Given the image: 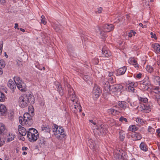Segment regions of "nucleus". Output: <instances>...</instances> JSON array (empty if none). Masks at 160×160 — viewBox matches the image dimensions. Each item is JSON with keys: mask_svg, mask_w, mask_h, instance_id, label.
Instances as JSON below:
<instances>
[{"mask_svg": "<svg viewBox=\"0 0 160 160\" xmlns=\"http://www.w3.org/2000/svg\"><path fill=\"white\" fill-rule=\"evenodd\" d=\"M18 102L20 107L24 108L28 106L29 102L31 104H33L34 103L35 99L32 95L30 94L27 95L22 94L19 98Z\"/></svg>", "mask_w": 160, "mask_h": 160, "instance_id": "1", "label": "nucleus"}, {"mask_svg": "<svg viewBox=\"0 0 160 160\" xmlns=\"http://www.w3.org/2000/svg\"><path fill=\"white\" fill-rule=\"evenodd\" d=\"M27 136L29 141L34 142L39 138V134L36 129L31 128L28 130Z\"/></svg>", "mask_w": 160, "mask_h": 160, "instance_id": "2", "label": "nucleus"}, {"mask_svg": "<svg viewBox=\"0 0 160 160\" xmlns=\"http://www.w3.org/2000/svg\"><path fill=\"white\" fill-rule=\"evenodd\" d=\"M67 87L68 88V98H70L71 101L72 103H76L78 101V98L76 97L75 94L74 92L73 89L71 88L70 85L68 84L67 85Z\"/></svg>", "mask_w": 160, "mask_h": 160, "instance_id": "3", "label": "nucleus"}, {"mask_svg": "<svg viewBox=\"0 0 160 160\" xmlns=\"http://www.w3.org/2000/svg\"><path fill=\"white\" fill-rule=\"evenodd\" d=\"M96 130L94 131L95 134H97L99 136L105 135L107 132V127L103 124H102L100 126H97Z\"/></svg>", "mask_w": 160, "mask_h": 160, "instance_id": "4", "label": "nucleus"}, {"mask_svg": "<svg viewBox=\"0 0 160 160\" xmlns=\"http://www.w3.org/2000/svg\"><path fill=\"white\" fill-rule=\"evenodd\" d=\"M101 92V90L99 87L97 85H95L92 91L93 98L95 99L98 98Z\"/></svg>", "mask_w": 160, "mask_h": 160, "instance_id": "5", "label": "nucleus"}, {"mask_svg": "<svg viewBox=\"0 0 160 160\" xmlns=\"http://www.w3.org/2000/svg\"><path fill=\"white\" fill-rule=\"evenodd\" d=\"M23 117L24 120L27 122V124H28V126H31L32 124L33 120L29 113L28 112L25 113L23 115Z\"/></svg>", "mask_w": 160, "mask_h": 160, "instance_id": "6", "label": "nucleus"}, {"mask_svg": "<svg viewBox=\"0 0 160 160\" xmlns=\"http://www.w3.org/2000/svg\"><path fill=\"white\" fill-rule=\"evenodd\" d=\"M122 88V86L117 84H115L111 86L109 91H111L112 92H119L120 91Z\"/></svg>", "mask_w": 160, "mask_h": 160, "instance_id": "7", "label": "nucleus"}, {"mask_svg": "<svg viewBox=\"0 0 160 160\" xmlns=\"http://www.w3.org/2000/svg\"><path fill=\"white\" fill-rule=\"evenodd\" d=\"M103 30L106 32H109L114 29V26L112 24H107L104 25L103 27Z\"/></svg>", "mask_w": 160, "mask_h": 160, "instance_id": "8", "label": "nucleus"}, {"mask_svg": "<svg viewBox=\"0 0 160 160\" xmlns=\"http://www.w3.org/2000/svg\"><path fill=\"white\" fill-rule=\"evenodd\" d=\"M38 144L40 147L44 146L46 144V139L42 137H41L38 138Z\"/></svg>", "mask_w": 160, "mask_h": 160, "instance_id": "9", "label": "nucleus"}, {"mask_svg": "<svg viewBox=\"0 0 160 160\" xmlns=\"http://www.w3.org/2000/svg\"><path fill=\"white\" fill-rule=\"evenodd\" d=\"M73 105V106L75 109L73 110L74 112L75 113H76L79 110V112H81L82 111V109L81 106L79 104V102H78V101L76 103L74 102V104L72 103Z\"/></svg>", "mask_w": 160, "mask_h": 160, "instance_id": "10", "label": "nucleus"}, {"mask_svg": "<svg viewBox=\"0 0 160 160\" xmlns=\"http://www.w3.org/2000/svg\"><path fill=\"white\" fill-rule=\"evenodd\" d=\"M18 130L20 134L23 136H25L27 132L26 129L21 125L18 126Z\"/></svg>", "mask_w": 160, "mask_h": 160, "instance_id": "11", "label": "nucleus"}, {"mask_svg": "<svg viewBox=\"0 0 160 160\" xmlns=\"http://www.w3.org/2000/svg\"><path fill=\"white\" fill-rule=\"evenodd\" d=\"M128 104L126 102L123 101H119L118 102V106L124 110L128 108Z\"/></svg>", "mask_w": 160, "mask_h": 160, "instance_id": "12", "label": "nucleus"}, {"mask_svg": "<svg viewBox=\"0 0 160 160\" xmlns=\"http://www.w3.org/2000/svg\"><path fill=\"white\" fill-rule=\"evenodd\" d=\"M127 68L125 66L119 68L117 70V75H120L124 74Z\"/></svg>", "mask_w": 160, "mask_h": 160, "instance_id": "13", "label": "nucleus"}, {"mask_svg": "<svg viewBox=\"0 0 160 160\" xmlns=\"http://www.w3.org/2000/svg\"><path fill=\"white\" fill-rule=\"evenodd\" d=\"M8 87L12 90L16 88V85L14 83L13 81L12 80H10L8 83Z\"/></svg>", "mask_w": 160, "mask_h": 160, "instance_id": "14", "label": "nucleus"}, {"mask_svg": "<svg viewBox=\"0 0 160 160\" xmlns=\"http://www.w3.org/2000/svg\"><path fill=\"white\" fill-rule=\"evenodd\" d=\"M17 87L19 89L22 91H25L26 90V85L23 82L19 85Z\"/></svg>", "mask_w": 160, "mask_h": 160, "instance_id": "15", "label": "nucleus"}, {"mask_svg": "<svg viewBox=\"0 0 160 160\" xmlns=\"http://www.w3.org/2000/svg\"><path fill=\"white\" fill-rule=\"evenodd\" d=\"M122 153L120 152V151L117 150L114 154V157L115 158L118 159H121L122 158V156L121 154Z\"/></svg>", "mask_w": 160, "mask_h": 160, "instance_id": "16", "label": "nucleus"}, {"mask_svg": "<svg viewBox=\"0 0 160 160\" xmlns=\"http://www.w3.org/2000/svg\"><path fill=\"white\" fill-rule=\"evenodd\" d=\"M102 52L103 57H108L111 56L110 52L108 51L105 50L103 48L102 49Z\"/></svg>", "mask_w": 160, "mask_h": 160, "instance_id": "17", "label": "nucleus"}, {"mask_svg": "<svg viewBox=\"0 0 160 160\" xmlns=\"http://www.w3.org/2000/svg\"><path fill=\"white\" fill-rule=\"evenodd\" d=\"M152 47L154 49V50L157 52H159L160 51V46L158 43L152 44Z\"/></svg>", "mask_w": 160, "mask_h": 160, "instance_id": "18", "label": "nucleus"}, {"mask_svg": "<svg viewBox=\"0 0 160 160\" xmlns=\"http://www.w3.org/2000/svg\"><path fill=\"white\" fill-rule=\"evenodd\" d=\"M56 87L58 89L57 91L59 92L60 95L62 96L63 95V90L60 84L58 82L56 84Z\"/></svg>", "mask_w": 160, "mask_h": 160, "instance_id": "19", "label": "nucleus"}, {"mask_svg": "<svg viewBox=\"0 0 160 160\" xmlns=\"http://www.w3.org/2000/svg\"><path fill=\"white\" fill-rule=\"evenodd\" d=\"M140 148L141 149L144 151L146 152L148 151V148L146 144L143 142H142L140 145Z\"/></svg>", "mask_w": 160, "mask_h": 160, "instance_id": "20", "label": "nucleus"}, {"mask_svg": "<svg viewBox=\"0 0 160 160\" xmlns=\"http://www.w3.org/2000/svg\"><path fill=\"white\" fill-rule=\"evenodd\" d=\"M53 27L54 29L57 32H59L62 29V27L60 25L55 23H53Z\"/></svg>", "mask_w": 160, "mask_h": 160, "instance_id": "21", "label": "nucleus"}, {"mask_svg": "<svg viewBox=\"0 0 160 160\" xmlns=\"http://www.w3.org/2000/svg\"><path fill=\"white\" fill-rule=\"evenodd\" d=\"M7 110L6 107L3 104L0 105V112L2 115L5 113Z\"/></svg>", "mask_w": 160, "mask_h": 160, "instance_id": "22", "label": "nucleus"}, {"mask_svg": "<svg viewBox=\"0 0 160 160\" xmlns=\"http://www.w3.org/2000/svg\"><path fill=\"white\" fill-rule=\"evenodd\" d=\"M14 81L17 85V87H18V86L21 83L23 82H22V80H20V78L17 77L14 78Z\"/></svg>", "mask_w": 160, "mask_h": 160, "instance_id": "23", "label": "nucleus"}, {"mask_svg": "<svg viewBox=\"0 0 160 160\" xmlns=\"http://www.w3.org/2000/svg\"><path fill=\"white\" fill-rule=\"evenodd\" d=\"M5 130V127L4 124L2 123H0V134L2 135Z\"/></svg>", "mask_w": 160, "mask_h": 160, "instance_id": "24", "label": "nucleus"}, {"mask_svg": "<svg viewBox=\"0 0 160 160\" xmlns=\"http://www.w3.org/2000/svg\"><path fill=\"white\" fill-rule=\"evenodd\" d=\"M142 84L146 86H148L151 85V83L149 81L148 77H147L144 79L142 82Z\"/></svg>", "mask_w": 160, "mask_h": 160, "instance_id": "25", "label": "nucleus"}, {"mask_svg": "<svg viewBox=\"0 0 160 160\" xmlns=\"http://www.w3.org/2000/svg\"><path fill=\"white\" fill-rule=\"evenodd\" d=\"M58 126L55 124H54L52 126V131L54 132V134L55 135L58 134Z\"/></svg>", "mask_w": 160, "mask_h": 160, "instance_id": "26", "label": "nucleus"}, {"mask_svg": "<svg viewBox=\"0 0 160 160\" xmlns=\"http://www.w3.org/2000/svg\"><path fill=\"white\" fill-rule=\"evenodd\" d=\"M24 117L22 116H20L19 118V121L22 125H23L24 124H25L28 126V124H27V122H26V120H24Z\"/></svg>", "mask_w": 160, "mask_h": 160, "instance_id": "27", "label": "nucleus"}, {"mask_svg": "<svg viewBox=\"0 0 160 160\" xmlns=\"http://www.w3.org/2000/svg\"><path fill=\"white\" fill-rule=\"evenodd\" d=\"M42 131L43 132L50 133V131L51 130V128H50L49 126H46L44 127H42Z\"/></svg>", "mask_w": 160, "mask_h": 160, "instance_id": "28", "label": "nucleus"}, {"mask_svg": "<svg viewBox=\"0 0 160 160\" xmlns=\"http://www.w3.org/2000/svg\"><path fill=\"white\" fill-rule=\"evenodd\" d=\"M111 86L108 82H106L104 85V89L108 92L109 91Z\"/></svg>", "mask_w": 160, "mask_h": 160, "instance_id": "29", "label": "nucleus"}, {"mask_svg": "<svg viewBox=\"0 0 160 160\" xmlns=\"http://www.w3.org/2000/svg\"><path fill=\"white\" fill-rule=\"evenodd\" d=\"M135 138V140H140L142 138L141 135L139 133H136L133 135Z\"/></svg>", "mask_w": 160, "mask_h": 160, "instance_id": "30", "label": "nucleus"}, {"mask_svg": "<svg viewBox=\"0 0 160 160\" xmlns=\"http://www.w3.org/2000/svg\"><path fill=\"white\" fill-rule=\"evenodd\" d=\"M83 79L88 83H89V81L91 82L92 80V78L90 77L87 75H85L83 77Z\"/></svg>", "mask_w": 160, "mask_h": 160, "instance_id": "31", "label": "nucleus"}, {"mask_svg": "<svg viewBox=\"0 0 160 160\" xmlns=\"http://www.w3.org/2000/svg\"><path fill=\"white\" fill-rule=\"evenodd\" d=\"M138 129V128L135 125H132L131 126H130L129 128V130L132 132L137 131Z\"/></svg>", "mask_w": 160, "mask_h": 160, "instance_id": "32", "label": "nucleus"}, {"mask_svg": "<svg viewBox=\"0 0 160 160\" xmlns=\"http://www.w3.org/2000/svg\"><path fill=\"white\" fill-rule=\"evenodd\" d=\"M15 135L12 134H9L8 136L7 142H9L11 141L14 139Z\"/></svg>", "mask_w": 160, "mask_h": 160, "instance_id": "33", "label": "nucleus"}, {"mask_svg": "<svg viewBox=\"0 0 160 160\" xmlns=\"http://www.w3.org/2000/svg\"><path fill=\"white\" fill-rule=\"evenodd\" d=\"M119 134L120 140L121 141H122L125 138V134L122 132H119Z\"/></svg>", "mask_w": 160, "mask_h": 160, "instance_id": "34", "label": "nucleus"}, {"mask_svg": "<svg viewBox=\"0 0 160 160\" xmlns=\"http://www.w3.org/2000/svg\"><path fill=\"white\" fill-rule=\"evenodd\" d=\"M6 98V97L4 94L2 92H0V101L1 102H4Z\"/></svg>", "mask_w": 160, "mask_h": 160, "instance_id": "35", "label": "nucleus"}, {"mask_svg": "<svg viewBox=\"0 0 160 160\" xmlns=\"http://www.w3.org/2000/svg\"><path fill=\"white\" fill-rule=\"evenodd\" d=\"M142 109L141 110H146L147 111L146 112H148L150 111L149 109V108L147 105H146L145 104H143L142 106Z\"/></svg>", "mask_w": 160, "mask_h": 160, "instance_id": "36", "label": "nucleus"}, {"mask_svg": "<svg viewBox=\"0 0 160 160\" xmlns=\"http://www.w3.org/2000/svg\"><path fill=\"white\" fill-rule=\"evenodd\" d=\"M136 121L139 124H143L144 123L143 120L139 118H136Z\"/></svg>", "mask_w": 160, "mask_h": 160, "instance_id": "37", "label": "nucleus"}, {"mask_svg": "<svg viewBox=\"0 0 160 160\" xmlns=\"http://www.w3.org/2000/svg\"><path fill=\"white\" fill-rule=\"evenodd\" d=\"M139 99L141 102L144 103H146L148 101V99L147 98H144L142 97H140L139 98Z\"/></svg>", "mask_w": 160, "mask_h": 160, "instance_id": "38", "label": "nucleus"}, {"mask_svg": "<svg viewBox=\"0 0 160 160\" xmlns=\"http://www.w3.org/2000/svg\"><path fill=\"white\" fill-rule=\"evenodd\" d=\"M60 134V135H64V131L62 128L60 127L59 129L58 130V134Z\"/></svg>", "mask_w": 160, "mask_h": 160, "instance_id": "39", "label": "nucleus"}, {"mask_svg": "<svg viewBox=\"0 0 160 160\" xmlns=\"http://www.w3.org/2000/svg\"><path fill=\"white\" fill-rule=\"evenodd\" d=\"M146 69L148 72H149L150 73H151L154 70L153 68L150 66H147L146 68Z\"/></svg>", "mask_w": 160, "mask_h": 160, "instance_id": "40", "label": "nucleus"}, {"mask_svg": "<svg viewBox=\"0 0 160 160\" xmlns=\"http://www.w3.org/2000/svg\"><path fill=\"white\" fill-rule=\"evenodd\" d=\"M67 49L68 52H71L74 50V48L71 44H68L67 46Z\"/></svg>", "mask_w": 160, "mask_h": 160, "instance_id": "41", "label": "nucleus"}, {"mask_svg": "<svg viewBox=\"0 0 160 160\" xmlns=\"http://www.w3.org/2000/svg\"><path fill=\"white\" fill-rule=\"evenodd\" d=\"M108 112L111 114H114V113L115 112V113H116L118 112V111L117 110H115L111 108L108 110Z\"/></svg>", "mask_w": 160, "mask_h": 160, "instance_id": "42", "label": "nucleus"}, {"mask_svg": "<svg viewBox=\"0 0 160 160\" xmlns=\"http://www.w3.org/2000/svg\"><path fill=\"white\" fill-rule=\"evenodd\" d=\"M123 18H116L114 19L113 21L114 22L116 23H118L120 21H123Z\"/></svg>", "mask_w": 160, "mask_h": 160, "instance_id": "43", "label": "nucleus"}, {"mask_svg": "<svg viewBox=\"0 0 160 160\" xmlns=\"http://www.w3.org/2000/svg\"><path fill=\"white\" fill-rule=\"evenodd\" d=\"M128 90L129 92H134L135 89L134 88V87L129 86L128 87Z\"/></svg>", "mask_w": 160, "mask_h": 160, "instance_id": "44", "label": "nucleus"}, {"mask_svg": "<svg viewBox=\"0 0 160 160\" xmlns=\"http://www.w3.org/2000/svg\"><path fill=\"white\" fill-rule=\"evenodd\" d=\"M0 65L3 68H4L5 65L4 61L2 59H0Z\"/></svg>", "mask_w": 160, "mask_h": 160, "instance_id": "45", "label": "nucleus"}, {"mask_svg": "<svg viewBox=\"0 0 160 160\" xmlns=\"http://www.w3.org/2000/svg\"><path fill=\"white\" fill-rule=\"evenodd\" d=\"M154 89L156 91L155 93H160V88L159 87H156Z\"/></svg>", "mask_w": 160, "mask_h": 160, "instance_id": "46", "label": "nucleus"}, {"mask_svg": "<svg viewBox=\"0 0 160 160\" xmlns=\"http://www.w3.org/2000/svg\"><path fill=\"white\" fill-rule=\"evenodd\" d=\"M119 121L121 122L125 121V122H128L127 119L123 117H121L119 118Z\"/></svg>", "mask_w": 160, "mask_h": 160, "instance_id": "47", "label": "nucleus"}, {"mask_svg": "<svg viewBox=\"0 0 160 160\" xmlns=\"http://www.w3.org/2000/svg\"><path fill=\"white\" fill-rule=\"evenodd\" d=\"M150 34L151 35V37L152 38H154L155 40L157 39V37L156 36L155 34H154L152 32H151Z\"/></svg>", "mask_w": 160, "mask_h": 160, "instance_id": "48", "label": "nucleus"}, {"mask_svg": "<svg viewBox=\"0 0 160 160\" xmlns=\"http://www.w3.org/2000/svg\"><path fill=\"white\" fill-rule=\"evenodd\" d=\"M95 30L96 32H100V31H101L100 28V27L98 26H97L96 27Z\"/></svg>", "mask_w": 160, "mask_h": 160, "instance_id": "49", "label": "nucleus"}, {"mask_svg": "<svg viewBox=\"0 0 160 160\" xmlns=\"http://www.w3.org/2000/svg\"><path fill=\"white\" fill-rule=\"evenodd\" d=\"M130 105L131 106L134 108H137L138 107L136 105V102H134L132 103H130Z\"/></svg>", "mask_w": 160, "mask_h": 160, "instance_id": "50", "label": "nucleus"}, {"mask_svg": "<svg viewBox=\"0 0 160 160\" xmlns=\"http://www.w3.org/2000/svg\"><path fill=\"white\" fill-rule=\"evenodd\" d=\"M98 10L96 11V13H100L102 12V8L101 7H99L98 8Z\"/></svg>", "mask_w": 160, "mask_h": 160, "instance_id": "51", "label": "nucleus"}, {"mask_svg": "<svg viewBox=\"0 0 160 160\" xmlns=\"http://www.w3.org/2000/svg\"><path fill=\"white\" fill-rule=\"evenodd\" d=\"M88 141H89V143H91V145H92L93 146V147H94V141L91 139H89L88 140Z\"/></svg>", "mask_w": 160, "mask_h": 160, "instance_id": "52", "label": "nucleus"}, {"mask_svg": "<svg viewBox=\"0 0 160 160\" xmlns=\"http://www.w3.org/2000/svg\"><path fill=\"white\" fill-rule=\"evenodd\" d=\"M128 87L129 86L133 87H135V84L132 82H131L129 83V84H128Z\"/></svg>", "mask_w": 160, "mask_h": 160, "instance_id": "53", "label": "nucleus"}, {"mask_svg": "<svg viewBox=\"0 0 160 160\" xmlns=\"http://www.w3.org/2000/svg\"><path fill=\"white\" fill-rule=\"evenodd\" d=\"M154 130V129L151 127L149 126L148 128V131L149 132H151Z\"/></svg>", "mask_w": 160, "mask_h": 160, "instance_id": "54", "label": "nucleus"}, {"mask_svg": "<svg viewBox=\"0 0 160 160\" xmlns=\"http://www.w3.org/2000/svg\"><path fill=\"white\" fill-rule=\"evenodd\" d=\"M156 98L157 102H159V101H160V96L159 95H157L156 96Z\"/></svg>", "mask_w": 160, "mask_h": 160, "instance_id": "55", "label": "nucleus"}, {"mask_svg": "<svg viewBox=\"0 0 160 160\" xmlns=\"http://www.w3.org/2000/svg\"><path fill=\"white\" fill-rule=\"evenodd\" d=\"M142 74L141 73H139L137 74L136 76L137 78H141Z\"/></svg>", "mask_w": 160, "mask_h": 160, "instance_id": "56", "label": "nucleus"}, {"mask_svg": "<svg viewBox=\"0 0 160 160\" xmlns=\"http://www.w3.org/2000/svg\"><path fill=\"white\" fill-rule=\"evenodd\" d=\"M41 23H43L44 25H45L46 23V22L44 19H41Z\"/></svg>", "mask_w": 160, "mask_h": 160, "instance_id": "57", "label": "nucleus"}, {"mask_svg": "<svg viewBox=\"0 0 160 160\" xmlns=\"http://www.w3.org/2000/svg\"><path fill=\"white\" fill-rule=\"evenodd\" d=\"M132 33L131 32V31H130V32L128 33V36L129 37H131L132 35Z\"/></svg>", "mask_w": 160, "mask_h": 160, "instance_id": "58", "label": "nucleus"}, {"mask_svg": "<svg viewBox=\"0 0 160 160\" xmlns=\"http://www.w3.org/2000/svg\"><path fill=\"white\" fill-rule=\"evenodd\" d=\"M18 24L17 23H15V24L14 28H17V29H19V28H18Z\"/></svg>", "mask_w": 160, "mask_h": 160, "instance_id": "59", "label": "nucleus"}, {"mask_svg": "<svg viewBox=\"0 0 160 160\" xmlns=\"http://www.w3.org/2000/svg\"><path fill=\"white\" fill-rule=\"evenodd\" d=\"M28 149V148L27 147H23L22 148V150L23 151H24V150H27Z\"/></svg>", "mask_w": 160, "mask_h": 160, "instance_id": "60", "label": "nucleus"}, {"mask_svg": "<svg viewBox=\"0 0 160 160\" xmlns=\"http://www.w3.org/2000/svg\"><path fill=\"white\" fill-rule=\"evenodd\" d=\"M157 132L158 134V135L160 136V129H158L157 130Z\"/></svg>", "mask_w": 160, "mask_h": 160, "instance_id": "61", "label": "nucleus"}, {"mask_svg": "<svg viewBox=\"0 0 160 160\" xmlns=\"http://www.w3.org/2000/svg\"><path fill=\"white\" fill-rule=\"evenodd\" d=\"M104 31H101L100 32V34L101 36H103L104 35Z\"/></svg>", "mask_w": 160, "mask_h": 160, "instance_id": "62", "label": "nucleus"}, {"mask_svg": "<svg viewBox=\"0 0 160 160\" xmlns=\"http://www.w3.org/2000/svg\"><path fill=\"white\" fill-rule=\"evenodd\" d=\"M139 25L140 26L142 27L143 28H144L146 27V26L145 25L143 26V24L142 23H139Z\"/></svg>", "mask_w": 160, "mask_h": 160, "instance_id": "63", "label": "nucleus"}, {"mask_svg": "<svg viewBox=\"0 0 160 160\" xmlns=\"http://www.w3.org/2000/svg\"><path fill=\"white\" fill-rule=\"evenodd\" d=\"M3 46V42L2 41H0V48H2Z\"/></svg>", "mask_w": 160, "mask_h": 160, "instance_id": "64", "label": "nucleus"}]
</instances>
